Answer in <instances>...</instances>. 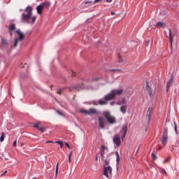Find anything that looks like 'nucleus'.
Listing matches in <instances>:
<instances>
[{
    "instance_id": "nucleus-44",
    "label": "nucleus",
    "mask_w": 179,
    "mask_h": 179,
    "mask_svg": "<svg viewBox=\"0 0 179 179\" xmlns=\"http://www.w3.org/2000/svg\"><path fill=\"white\" fill-rule=\"evenodd\" d=\"M92 104H94V106H98L99 105V103H97L96 101H94L92 102Z\"/></svg>"
},
{
    "instance_id": "nucleus-26",
    "label": "nucleus",
    "mask_w": 179,
    "mask_h": 179,
    "mask_svg": "<svg viewBox=\"0 0 179 179\" xmlns=\"http://www.w3.org/2000/svg\"><path fill=\"white\" fill-rule=\"evenodd\" d=\"M72 155H73V152L71 151L69 155V163L72 162Z\"/></svg>"
},
{
    "instance_id": "nucleus-37",
    "label": "nucleus",
    "mask_w": 179,
    "mask_h": 179,
    "mask_svg": "<svg viewBox=\"0 0 179 179\" xmlns=\"http://www.w3.org/2000/svg\"><path fill=\"white\" fill-rule=\"evenodd\" d=\"M106 150V146L101 145L100 152H105Z\"/></svg>"
},
{
    "instance_id": "nucleus-34",
    "label": "nucleus",
    "mask_w": 179,
    "mask_h": 179,
    "mask_svg": "<svg viewBox=\"0 0 179 179\" xmlns=\"http://www.w3.org/2000/svg\"><path fill=\"white\" fill-rule=\"evenodd\" d=\"M57 177H58V163L57 164L55 170V178H57Z\"/></svg>"
},
{
    "instance_id": "nucleus-31",
    "label": "nucleus",
    "mask_w": 179,
    "mask_h": 179,
    "mask_svg": "<svg viewBox=\"0 0 179 179\" xmlns=\"http://www.w3.org/2000/svg\"><path fill=\"white\" fill-rule=\"evenodd\" d=\"M55 143H57V145H59L61 149H62L64 146V143L62 141H55Z\"/></svg>"
},
{
    "instance_id": "nucleus-11",
    "label": "nucleus",
    "mask_w": 179,
    "mask_h": 179,
    "mask_svg": "<svg viewBox=\"0 0 179 179\" xmlns=\"http://www.w3.org/2000/svg\"><path fill=\"white\" fill-rule=\"evenodd\" d=\"M85 87V85L83 84L80 85H72L69 88V92H73V90H76V92H79V90H82Z\"/></svg>"
},
{
    "instance_id": "nucleus-38",
    "label": "nucleus",
    "mask_w": 179,
    "mask_h": 179,
    "mask_svg": "<svg viewBox=\"0 0 179 179\" xmlns=\"http://www.w3.org/2000/svg\"><path fill=\"white\" fill-rule=\"evenodd\" d=\"M125 103H127V99L125 97H123L122 99V104H125Z\"/></svg>"
},
{
    "instance_id": "nucleus-50",
    "label": "nucleus",
    "mask_w": 179,
    "mask_h": 179,
    "mask_svg": "<svg viewBox=\"0 0 179 179\" xmlns=\"http://www.w3.org/2000/svg\"><path fill=\"white\" fill-rule=\"evenodd\" d=\"M100 1H101V0H94L93 3H96V2H100Z\"/></svg>"
},
{
    "instance_id": "nucleus-49",
    "label": "nucleus",
    "mask_w": 179,
    "mask_h": 179,
    "mask_svg": "<svg viewBox=\"0 0 179 179\" xmlns=\"http://www.w3.org/2000/svg\"><path fill=\"white\" fill-rule=\"evenodd\" d=\"M8 33L10 34V37L13 36V31H8Z\"/></svg>"
},
{
    "instance_id": "nucleus-20",
    "label": "nucleus",
    "mask_w": 179,
    "mask_h": 179,
    "mask_svg": "<svg viewBox=\"0 0 179 179\" xmlns=\"http://www.w3.org/2000/svg\"><path fill=\"white\" fill-rule=\"evenodd\" d=\"M8 31H16V24H10L8 27Z\"/></svg>"
},
{
    "instance_id": "nucleus-45",
    "label": "nucleus",
    "mask_w": 179,
    "mask_h": 179,
    "mask_svg": "<svg viewBox=\"0 0 179 179\" xmlns=\"http://www.w3.org/2000/svg\"><path fill=\"white\" fill-rule=\"evenodd\" d=\"M162 173H164V174H166V176H167V172L166 171V170L164 169H162Z\"/></svg>"
},
{
    "instance_id": "nucleus-35",
    "label": "nucleus",
    "mask_w": 179,
    "mask_h": 179,
    "mask_svg": "<svg viewBox=\"0 0 179 179\" xmlns=\"http://www.w3.org/2000/svg\"><path fill=\"white\" fill-rule=\"evenodd\" d=\"M69 73H70L71 76H76V73L72 70L70 71Z\"/></svg>"
},
{
    "instance_id": "nucleus-2",
    "label": "nucleus",
    "mask_w": 179,
    "mask_h": 179,
    "mask_svg": "<svg viewBox=\"0 0 179 179\" xmlns=\"http://www.w3.org/2000/svg\"><path fill=\"white\" fill-rule=\"evenodd\" d=\"M122 132V136L120 137V134H116L113 136V143L116 145V146H121V141H124V138L127 136V133L128 132V127L127 126H123L122 131H120V134Z\"/></svg>"
},
{
    "instance_id": "nucleus-14",
    "label": "nucleus",
    "mask_w": 179,
    "mask_h": 179,
    "mask_svg": "<svg viewBox=\"0 0 179 179\" xmlns=\"http://www.w3.org/2000/svg\"><path fill=\"white\" fill-rule=\"evenodd\" d=\"M169 41H170L171 47H173V41H174V35L171 32V29L169 28Z\"/></svg>"
},
{
    "instance_id": "nucleus-16",
    "label": "nucleus",
    "mask_w": 179,
    "mask_h": 179,
    "mask_svg": "<svg viewBox=\"0 0 179 179\" xmlns=\"http://www.w3.org/2000/svg\"><path fill=\"white\" fill-rule=\"evenodd\" d=\"M116 156V170L118 171V166L120 165V153L117 151L115 152Z\"/></svg>"
},
{
    "instance_id": "nucleus-25",
    "label": "nucleus",
    "mask_w": 179,
    "mask_h": 179,
    "mask_svg": "<svg viewBox=\"0 0 179 179\" xmlns=\"http://www.w3.org/2000/svg\"><path fill=\"white\" fill-rule=\"evenodd\" d=\"M109 72H120V73H122V70L120 69H108Z\"/></svg>"
},
{
    "instance_id": "nucleus-13",
    "label": "nucleus",
    "mask_w": 179,
    "mask_h": 179,
    "mask_svg": "<svg viewBox=\"0 0 179 179\" xmlns=\"http://www.w3.org/2000/svg\"><path fill=\"white\" fill-rule=\"evenodd\" d=\"M108 101H111V100H107L103 98V99L99 100L98 104H99V106H107V104H108Z\"/></svg>"
},
{
    "instance_id": "nucleus-28",
    "label": "nucleus",
    "mask_w": 179,
    "mask_h": 179,
    "mask_svg": "<svg viewBox=\"0 0 179 179\" xmlns=\"http://www.w3.org/2000/svg\"><path fill=\"white\" fill-rule=\"evenodd\" d=\"M36 19H37V17H36V16L32 17L31 20L29 21V22H28V23H29L31 24H34V22H36Z\"/></svg>"
},
{
    "instance_id": "nucleus-23",
    "label": "nucleus",
    "mask_w": 179,
    "mask_h": 179,
    "mask_svg": "<svg viewBox=\"0 0 179 179\" xmlns=\"http://www.w3.org/2000/svg\"><path fill=\"white\" fill-rule=\"evenodd\" d=\"M85 5V8H88V6H92V5H93V1H85L84 2Z\"/></svg>"
},
{
    "instance_id": "nucleus-32",
    "label": "nucleus",
    "mask_w": 179,
    "mask_h": 179,
    "mask_svg": "<svg viewBox=\"0 0 179 179\" xmlns=\"http://www.w3.org/2000/svg\"><path fill=\"white\" fill-rule=\"evenodd\" d=\"M56 113H57V114H59V115H62V117H65V114L62 113V112H61L58 110H56Z\"/></svg>"
},
{
    "instance_id": "nucleus-30",
    "label": "nucleus",
    "mask_w": 179,
    "mask_h": 179,
    "mask_svg": "<svg viewBox=\"0 0 179 179\" xmlns=\"http://www.w3.org/2000/svg\"><path fill=\"white\" fill-rule=\"evenodd\" d=\"M5 141V133L1 132V136L0 137V142H3Z\"/></svg>"
},
{
    "instance_id": "nucleus-48",
    "label": "nucleus",
    "mask_w": 179,
    "mask_h": 179,
    "mask_svg": "<svg viewBox=\"0 0 179 179\" xmlns=\"http://www.w3.org/2000/svg\"><path fill=\"white\" fill-rule=\"evenodd\" d=\"M6 173H8V171H5L4 173L0 175V176L2 177V176H4V174H6Z\"/></svg>"
},
{
    "instance_id": "nucleus-27",
    "label": "nucleus",
    "mask_w": 179,
    "mask_h": 179,
    "mask_svg": "<svg viewBox=\"0 0 179 179\" xmlns=\"http://www.w3.org/2000/svg\"><path fill=\"white\" fill-rule=\"evenodd\" d=\"M118 62L119 64H122L124 62V59H122V56L121 55H118Z\"/></svg>"
},
{
    "instance_id": "nucleus-39",
    "label": "nucleus",
    "mask_w": 179,
    "mask_h": 179,
    "mask_svg": "<svg viewBox=\"0 0 179 179\" xmlns=\"http://www.w3.org/2000/svg\"><path fill=\"white\" fill-rule=\"evenodd\" d=\"M151 156L154 158V160H156V159H157V156H156V154L155 153H152Z\"/></svg>"
},
{
    "instance_id": "nucleus-41",
    "label": "nucleus",
    "mask_w": 179,
    "mask_h": 179,
    "mask_svg": "<svg viewBox=\"0 0 179 179\" xmlns=\"http://www.w3.org/2000/svg\"><path fill=\"white\" fill-rule=\"evenodd\" d=\"M105 164L106 166H108V164H110V161H108V159H105Z\"/></svg>"
},
{
    "instance_id": "nucleus-9",
    "label": "nucleus",
    "mask_w": 179,
    "mask_h": 179,
    "mask_svg": "<svg viewBox=\"0 0 179 179\" xmlns=\"http://www.w3.org/2000/svg\"><path fill=\"white\" fill-rule=\"evenodd\" d=\"M30 19H31V15L23 13L21 15V20L23 23H30Z\"/></svg>"
},
{
    "instance_id": "nucleus-57",
    "label": "nucleus",
    "mask_w": 179,
    "mask_h": 179,
    "mask_svg": "<svg viewBox=\"0 0 179 179\" xmlns=\"http://www.w3.org/2000/svg\"><path fill=\"white\" fill-rule=\"evenodd\" d=\"M33 179H36V178H34Z\"/></svg>"
},
{
    "instance_id": "nucleus-55",
    "label": "nucleus",
    "mask_w": 179,
    "mask_h": 179,
    "mask_svg": "<svg viewBox=\"0 0 179 179\" xmlns=\"http://www.w3.org/2000/svg\"><path fill=\"white\" fill-rule=\"evenodd\" d=\"M95 159L97 162V160H98L97 156H96Z\"/></svg>"
},
{
    "instance_id": "nucleus-17",
    "label": "nucleus",
    "mask_w": 179,
    "mask_h": 179,
    "mask_svg": "<svg viewBox=\"0 0 179 179\" xmlns=\"http://www.w3.org/2000/svg\"><path fill=\"white\" fill-rule=\"evenodd\" d=\"M43 10H44V7H43V5H41V4H39L36 7V10H37L38 15H43Z\"/></svg>"
},
{
    "instance_id": "nucleus-21",
    "label": "nucleus",
    "mask_w": 179,
    "mask_h": 179,
    "mask_svg": "<svg viewBox=\"0 0 179 179\" xmlns=\"http://www.w3.org/2000/svg\"><path fill=\"white\" fill-rule=\"evenodd\" d=\"M43 8H50L51 6V3L50 1H44L43 3H41Z\"/></svg>"
},
{
    "instance_id": "nucleus-42",
    "label": "nucleus",
    "mask_w": 179,
    "mask_h": 179,
    "mask_svg": "<svg viewBox=\"0 0 179 179\" xmlns=\"http://www.w3.org/2000/svg\"><path fill=\"white\" fill-rule=\"evenodd\" d=\"M17 143V141L15 140V141L13 142V146H14V148H16Z\"/></svg>"
},
{
    "instance_id": "nucleus-53",
    "label": "nucleus",
    "mask_w": 179,
    "mask_h": 179,
    "mask_svg": "<svg viewBox=\"0 0 179 179\" xmlns=\"http://www.w3.org/2000/svg\"><path fill=\"white\" fill-rule=\"evenodd\" d=\"M20 146H21V148H22V146H24V143H22Z\"/></svg>"
},
{
    "instance_id": "nucleus-6",
    "label": "nucleus",
    "mask_w": 179,
    "mask_h": 179,
    "mask_svg": "<svg viewBox=\"0 0 179 179\" xmlns=\"http://www.w3.org/2000/svg\"><path fill=\"white\" fill-rule=\"evenodd\" d=\"M169 139V129L167 128H164V131L162 134V144L163 146L167 145V141Z\"/></svg>"
},
{
    "instance_id": "nucleus-12",
    "label": "nucleus",
    "mask_w": 179,
    "mask_h": 179,
    "mask_svg": "<svg viewBox=\"0 0 179 179\" xmlns=\"http://www.w3.org/2000/svg\"><path fill=\"white\" fill-rule=\"evenodd\" d=\"M9 43H8V40L6 38H1L0 48L2 50L3 48H8Z\"/></svg>"
},
{
    "instance_id": "nucleus-4",
    "label": "nucleus",
    "mask_w": 179,
    "mask_h": 179,
    "mask_svg": "<svg viewBox=\"0 0 179 179\" xmlns=\"http://www.w3.org/2000/svg\"><path fill=\"white\" fill-rule=\"evenodd\" d=\"M15 34H18L19 38H15L14 40V45L13 47L14 48H16V47H17V44H19V41H22V40H23L24 38V37H26V36L24 34H23L22 33V31H20V29H17L15 31Z\"/></svg>"
},
{
    "instance_id": "nucleus-36",
    "label": "nucleus",
    "mask_w": 179,
    "mask_h": 179,
    "mask_svg": "<svg viewBox=\"0 0 179 179\" xmlns=\"http://www.w3.org/2000/svg\"><path fill=\"white\" fill-rule=\"evenodd\" d=\"M104 153H105V151H100V155L102 160L104 159Z\"/></svg>"
},
{
    "instance_id": "nucleus-29",
    "label": "nucleus",
    "mask_w": 179,
    "mask_h": 179,
    "mask_svg": "<svg viewBox=\"0 0 179 179\" xmlns=\"http://www.w3.org/2000/svg\"><path fill=\"white\" fill-rule=\"evenodd\" d=\"M100 79H101V78L100 77H94L92 78V82H99V80H100Z\"/></svg>"
},
{
    "instance_id": "nucleus-40",
    "label": "nucleus",
    "mask_w": 179,
    "mask_h": 179,
    "mask_svg": "<svg viewBox=\"0 0 179 179\" xmlns=\"http://www.w3.org/2000/svg\"><path fill=\"white\" fill-rule=\"evenodd\" d=\"M62 90H64V88L57 90V94H61V93H62Z\"/></svg>"
},
{
    "instance_id": "nucleus-56",
    "label": "nucleus",
    "mask_w": 179,
    "mask_h": 179,
    "mask_svg": "<svg viewBox=\"0 0 179 179\" xmlns=\"http://www.w3.org/2000/svg\"><path fill=\"white\" fill-rule=\"evenodd\" d=\"M29 34H31V32H29Z\"/></svg>"
},
{
    "instance_id": "nucleus-8",
    "label": "nucleus",
    "mask_w": 179,
    "mask_h": 179,
    "mask_svg": "<svg viewBox=\"0 0 179 179\" xmlns=\"http://www.w3.org/2000/svg\"><path fill=\"white\" fill-rule=\"evenodd\" d=\"M34 128H36L38 131H40V132H45V131H47V127L41 125V122L34 123Z\"/></svg>"
},
{
    "instance_id": "nucleus-33",
    "label": "nucleus",
    "mask_w": 179,
    "mask_h": 179,
    "mask_svg": "<svg viewBox=\"0 0 179 179\" xmlns=\"http://www.w3.org/2000/svg\"><path fill=\"white\" fill-rule=\"evenodd\" d=\"M173 124H174V130L177 135V134H178V131L177 130V123H176V122H174Z\"/></svg>"
},
{
    "instance_id": "nucleus-54",
    "label": "nucleus",
    "mask_w": 179,
    "mask_h": 179,
    "mask_svg": "<svg viewBox=\"0 0 179 179\" xmlns=\"http://www.w3.org/2000/svg\"><path fill=\"white\" fill-rule=\"evenodd\" d=\"M112 1H113V0H106V2H108V3L112 2Z\"/></svg>"
},
{
    "instance_id": "nucleus-46",
    "label": "nucleus",
    "mask_w": 179,
    "mask_h": 179,
    "mask_svg": "<svg viewBox=\"0 0 179 179\" xmlns=\"http://www.w3.org/2000/svg\"><path fill=\"white\" fill-rule=\"evenodd\" d=\"M170 160V158H167L164 161V163H169V161Z\"/></svg>"
},
{
    "instance_id": "nucleus-1",
    "label": "nucleus",
    "mask_w": 179,
    "mask_h": 179,
    "mask_svg": "<svg viewBox=\"0 0 179 179\" xmlns=\"http://www.w3.org/2000/svg\"><path fill=\"white\" fill-rule=\"evenodd\" d=\"M101 115L98 117V124L99 128L101 129H104L106 128V125L109 124V125H114V124H117V118L111 115V112L110 110H104L101 113Z\"/></svg>"
},
{
    "instance_id": "nucleus-47",
    "label": "nucleus",
    "mask_w": 179,
    "mask_h": 179,
    "mask_svg": "<svg viewBox=\"0 0 179 179\" xmlns=\"http://www.w3.org/2000/svg\"><path fill=\"white\" fill-rule=\"evenodd\" d=\"M65 145H66V146L69 149H71V147H70V145H69V143H66Z\"/></svg>"
},
{
    "instance_id": "nucleus-24",
    "label": "nucleus",
    "mask_w": 179,
    "mask_h": 179,
    "mask_svg": "<svg viewBox=\"0 0 179 179\" xmlns=\"http://www.w3.org/2000/svg\"><path fill=\"white\" fill-rule=\"evenodd\" d=\"M156 27H164V22H158L155 25Z\"/></svg>"
},
{
    "instance_id": "nucleus-5",
    "label": "nucleus",
    "mask_w": 179,
    "mask_h": 179,
    "mask_svg": "<svg viewBox=\"0 0 179 179\" xmlns=\"http://www.w3.org/2000/svg\"><path fill=\"white\" fill-rule=\"evenodd\" d=\"M80 113H81V114H85V115H92V114H97V109L94 108H90L89 110L80 109Z\"/></svg>"
},
{
    "instance_id": "nucleus-52",
    "label": "nucleus",
    "mask_w": 179,
    "mask_h": 179,
    "mask_svg": "<svg viewBox=\"0 0 179 179\" xmlns=\"http://www.w3.org/2000/svg\"><path fill=\"white\" fill-rule=\"evenodd\" d=\"M110 13H111V15H112V16H114V15H115V13L114 11H111Z\"/></svg>"
},
{
    "instance_id": "nucleus-7",
    "label": "nucleus",
    "mask_w": 179,
    "mask_h": 179,
    "mask_svg": "<svg viewBox=\"0 0 179 179\" xmlns=\"http://www.w3.org/2000/svg\"><path fill=\"white\" fill-rule=\"evenodd\" d=\"M103 174L105 177H106V178L111 177V176H113V168H111L110 166H104Z\"/></svg>"
},
{
    "instance_id": "nucleus-43",
    "label": "nucleus",
    "mask_w": 179,
    "mask_h": 179,
    "mask_svg": "<svg viewBox=\"0 0 179 179\" xmlns=\"http://www.w3.org/2000/svg\"><path fill=\"white\" fill-rule=\"evenodd\" d=\"M149 43H150L149 41H145V47H148L149 45Z\"/></svg>"
},
{
    "instance_id": "nucleus-10",
    "label": "nucleus",
    "mask_w": 179,
    "mask_h": 179,
    "mask_svg": "<svg viewBox=\"0 0 179 179\" xmlns=\"http://www.w3.org/2000/svg\"><path fill=\"white\" fill-rule=\"evenodd\" d=\"M152 111H153V108H149L147 111L145 119L146 125H149V124H150V120L152 119Z\"/></svg>"
},
{
    "instance_id": "nucleus-51",
    "label": "nucleus",
    "mask_w": 179,
    "mask_h": 179,
    "mask_svg": "<svg viewBox=\"0 0 179 179\" xmlns=\"http://www.w3.org/2000/svg\"><path fill=\"white\" fill-rule=\"evenodd\" d=\"M46 143H55L51 141H46Z\"/></svg>"
},
{
    "instance_id": "nucleus-19",
    "label": "nucleus",
    "mask_w": 179,
    "mask_h": 179,
    "mask_svg": "<svg viewBox=\"0 0 179 179\" xmlns=\"http://www.w3.org/2000/svg\"><path fill=\"white\" fill-rule=\"evenodd\" d=\"M146 92L148 93L149 96H152L153 91L152 90V87L149 86V83H146Z\"/></svg>"
},
{
    "instance_id": "nucleus-22",
    "label": "nucleus",
    "mask_w": 179,
    "mask_h": 179,
    "mask_svg": "<svg viewBox=\"0 0 179 179\" xmlns=\"http://www.w3.org/2000/svg\"><path fill=\"white\" fill-rule=\"evenodd\" d=\"M120 111L122 114H125L127 113V106L123 105L120 106Z\"/></svg>"
},
{
    "instance_id": "nucleus-18",
    "label": "nucleus",
    "mask_w": 179,
    "mask_h": 179,
    "mask_svg": "<svg viewBox=\"0 0 179 179\" xmlns=\"http://www.w3.org/2000/svg\"><path fill=\"white\" fill-rule=\"evenodd\" d=\"M25 13H28L29 15H33V7L31 6H28L25 9H24Z\"/></svg>"
},
{
    "instance_id": "nucleus-3",
    "label": "nucleus",
    "mask_w": 179,
    "mask_h": 179,
    "mask_svg": "<svg viewBox=\"0 0 179 179\" xmlns=\"http://www.w3.org/2000/svg\"><path fill=\"white\" fill-rule=\"evenodd\" d=\"M124 90H112L110 93L108 94L105 95L103 99L105 100H114L117 96H121Z\"/></svg>"
},
{
    "instance_id": "nucleus-15",
    "label": "nucleus",
    "mask_w": 179,
    "mask_h": 179,
    "mask_svg": "<svg viewBox=\"0 0 179 179\" xmlns=\"http://www.w3.org/2000/svg\"><path fill=\"white\" fill-rule=\"evenodd\" d=\"M174 80V77L171 76V78L168 80L166 83V92H169V90L170 89V86L173 84V81Z\"/></svg>"
}]
</instances>
